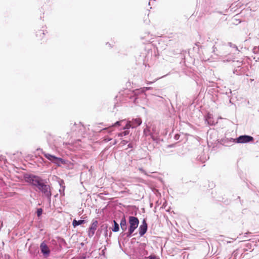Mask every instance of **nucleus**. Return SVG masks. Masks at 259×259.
<instances>
[{
    "label": "nucleus",
    "mask_w": 259,
    "mask_h": 259,
    "mask_svg": "<svg viewBox=\"0 0 259 259\" xmlns=\"http://www.w3.org/2000/svg\"><path fill=\"white\" fill-rule=\"evenodd\" d=\"M25 179L27 182L36 187L37 189L45 183L44 180L41 178L35 175H29L25 177Z\"/></svg>",
    "instance_id": "obj_1"
},
{
    "label": "nucleus",
    "mask_w": 259,
    "mask_h": 259,
    "mask_svg": "<svg viewBox=\"0 0 259 259\" xmlns=\"http://www.w3.org/2000/svg\"><path fill=\"white\" fill-rule=\"evenodd\" d=\"M130 228L127 234V237H130L134 231L137 228L139 224L138 219L135 217L130 216L129 217Z\"/></svg>",
    "instance_id": "obj_2"
},
{
    "label": "nucleus",
    "mask_w": 259,
    "mask_h": 259,
    "mask_svg": "<svg viewBox=\"0 0 259 259\" xmlns=\"http://www.w3.org/2000/svg\"><path fill=\"white\" fill-rule=\"evenodd\" d=\"M38 190L42 193L43 196L46 197L49 202L51 201L52 192L51 187L49 185L44 183Z\"/></svg>",
    "instance_id": "obj_3"
},
{
    "label": "nucleus",
    "mask_w": 259,
    "mask_h": 259,
    "mask_svg": "<svg viewBox=\"0 0 259 259\" xmlns=\"http://www.w3.org/2000/svg\"><path fill=\"white\" fill-rule=\"evenodd\" d=\"M44 156L48 160H50L52 162L56 164L58 166H60L61 164H65V162L62 158L56 157L54 155H52L50 154L47 153L45 152L43 153Z\"/></svg>",
    "instance_id": "obj_4"
},
{
    "label": "nucleus",
    "mask_w": 259,
    "mask_h": 259,
    "mask_svg": "<svg viewBox=\"0 0 259 259\" xmlns=\"http://www.w3.org/2000/svg\"><path fill=\"white\" fill-rule=\"evenodd\" d=\"M98 222L97 220H93L91 226L89 228L88 232V236L89 237H92L95 234L96 230L97 228Z\"/></svg>",
    "instance_id": "obj_5"
},
{
    "label": "nucleus",
    "mask_w": 259,
    "mask_h": 259,
    "mask_svg": "<svg viewBox=\"0 0 259 259\" xmlns=\"http://www.w3.org/2000/svg\"><path fill=\"white\" fill-rule=\"evenodd\" d=\"M237 142L238 143H246L252 141L253 138L252 137L247 135L239 136L237 139Z\"/></svg>",
    "instance_id": "obj_6"
},
{
    "label": "nucleus",
    "mask_w": 259,
    "mask_h": 259,
    "mask_svg": "<svg viewBox=\"0 0 259 259\" xmlns=\"http://www.w3.org/2000/svg\"><path fill=\"white\" fill-rule=\"evenodd\" d=\"M40 249L41 253L44 255L48 256L50 254V250L45 242H42L40 244Z\"/></svg>",
    "instance_id": "obj_7"
},
{
    "label": "nucleus",
    "mask_w": 259,
    "mask_h": 259,
    "mask_svg": "<svg viewBox=\"0 0 259 259\" xmlns=\"http://www.w3.org/2000/svg\"><path fill=\"white\" fill-rule=\"evenodd\" d=\"M147 230V225L146 222L144 220L142 222V225L139 228V234L141 236H143Z\"/></svg>",
    "instance_id": "obj_8"
},
{
    "label": "nucleus",
    "mask_w": 259,
    "mask_h": 259,
    "mask_svg": "<svg viewBox=\"0 0 259 259\" xmlns=\"http://www.w3.org/2000/svg\"><path fill=\"white\" fill-rule=\"evenodd\" d=\"M132 128H136V127L140 125L142 122V120L140 118H134L131 121Z\"/></svg>",
    "instance_id": "obj_9"
},
{
    "label": "nucleus",
    "mask_w": 259,
    "mask_h": 259,
    "mask_svg": "<svg viewBox=\"0 0 259 259\" xmlns=\"http://www.w3.org/2000/svg\"><path fill=\"white\" fill-rule=\"evenodd\" d=\"M120 225L121 229L123 231H125L127 229V224L125 217H123L120 223Z\"/></svg>",
    "instance_id": "obj_10"
},
{
    "label": "nucleus",
    "mask_w": 259,
    "mask_h": 259,
    "mask_svg": "<svg viewBox=\"0 0 259 259\" xmlns=\"http://www.w3.org/2000/svg\"><path fill=\"white\" fill-rule=\"evenodd\" d=\"M84 223H85V221L84 220L76 221L75 220H74L73 222H72V225L74 226V227H75L77 226L81 225V224H83Z\"/></svg>",
    "instance_id": "obj_11"
},
{
    "label": "nucleus",
    "mask_w": 259,
    "mask_h": 259,
    "mask_svg": "<svg viewBox=\"0 0 259 259\" xmlns=\"http://www.w3.org/2000/svg\"><path fill=\"white\" fill-rule=\"evenodd\" d=\"M114 222V227L112 229V231L114 232H117L119 230V225L116 223L115 221H113Z\"/></svg>",
    "instance_id": "obj_12"
},
{
    "label": "nucleus",
    "mask_w": 259,
    "mask_h": 259,
    "mask_svg": "<svg viewBox=\"0 0 259 259\" xmlns=\"http://www.w3.org/2000/svg\"><path fill=\"white\" fill-rule=\"evenodd\" d=\"M132 128L131 120H127L126 125L123 127V130H128Z\"/></svg>",
    "instance_id": "obj_13"
},
{
    "label": "nucleus",
    "mask_w": 259,
    "mask_h": 259,
    "mask_svg": "<svg viewBox=\"0 0 259 259\" xmlns=\"http://www.w3.org/2000/svg\"><path fill=\"white\" fill-rule=\"evenodd\" d=\"M128 134H129V131L126 130V131H124L123 132H121V133H119L118 134V136L119 137H123V136H126Z\"/></svg>",
    "instance_id": "obj_14"
},
{
    "label": "nucleus",
    "mask_w": 259,
    "mask_h": 259,
    "mask_svg": "<svg viewBox=\"0 0 259 259\" xmlns=\"http://www.w3.org/2000/svg\"><path fill=\"white\" fill-rule=\"evenodd\" d=\"M124 121H125V120H122L120 121H117L112 126H119L121 125V123Z\"/></svg>",
    "instance_id": "obj_15"
},
{
    "label": "nucleus",
    "mask_w": 259,
    "mask_h": 259,
    "mask_svg": "<svg viewBox=\"0 0 259 259\" xmlns=\"http://www.w3.org/2000/svg\"><path fill=\"white\" fill-rule=\"evenodd\" d=\"M228 45L230 47L235 48L237 51H238V48H237V47L235 45H234V44H232L231 42H229L228 43Z\"/></svg>",
    "instance_id": "obj_16"
},
{
    "label": "nucleus",
    "mask_w": 259,
    "mask_h": 259,
    "mask_svg": "<svg viewBox=\"0 0 259 259\" xmlns=\"http://www.w3.org/2000/svg\"><path fill=\"white\" fill-rule=\"evenodd\" d=\"M42 210L41 208H38L37 210V215L39 217L42 214Z\"/></svg>",
    "instance_id": "obj_17"
},
{
    "label": "nucleus",
    "mask_w": 259,
    "mask_h": 259,
    "mask_svg": "<svg viewBox=\"0 0 259 259\" xmlns=\"http://www.w3.org/2000/svg\"><path fill=\"white\" fill-rule=\"evenodd\" d=\"M150 88H149V87H144L143 88H142V91L143 92H145L146 91H147V90H149V89H150Z\"/></svg>",
    "instance_id": "obj_18"
},
{
    "label": "nucleus",
    "mask_w": 259,
    "mask_h": 259,
    "mask_svg": "<svg viewBox=\"0 0 259 259\" xmlns=\"http://www.w3.org/2000/svg\"><path fill=\"white\" fill-rule=\"evenodd\" d=\"M139 170L142 172V173L144 174L145 175H147L146 172H145V171L142 168H139Z\"/></svg>",
    "instance_id": "obj_19"
},
{
    "label": "nucleus",
    "mask_w": 259,
    "mask_h": 259,
    "mask_svg": "<svg viewBox=\"0 0 259 259\" xmlns=\"http://www.w3.org/2000/svg\"><path fill=\"white\" fill-rule=\"evenodd\" d=\"M149 259H156V257L155 256L151 255L149 257Z\"/></svg>",
    "instance_id": "obj_20"
},
{
    "label": "nucleus",
    "mask_w": 259,
    "mask_h": 259,
    "mask_svg": "<svg viewBox=\"0 0 259 259\" xmlns=\"http://www.w3.org/2000/svg\"><path fill=\"white\" fill-rule=\"evenodd\" d=\"M127 143V141H125V140H123V141L121 142V143H122V144H126V143Z\"/></svg>",
    "instance_id": "obj_21"
},
{
    "label": "nucleus",
    "mask_w": 259,
    "mask_h": 259,
    "mask_svg": "<svg viewBox=\"0 0 259 259\" xmlns=\"http://www.w3.org/2000/svg\"><path fill=\"white\" fill-rule=\"evenodd\" d=\"M257 50H258V49H257V48H254L253 49V51H254V52H256V51H257Z\"/></svg>",
    "instance_id": "obj_22"
},
{
    "label": "nucleus",
    "mask_w": 259,
    "mask_h": 259,
    "mask_svg": "<svg viewBox=\"0 0 259 259\" xmlns=\"http://www.w3.org/2000/svg\"><path fill=\"white\" fill-rule=\"evenodd\" d=\"M117 141H116V140H114V142L113 143V145L116 144L117 143Z\"/></svg>",
    "instance_id": "obj_23"
},
{
    "label": "nucleus",
    "mask_w": 259,
    "mask_h": 259,
    "mask_svg": "<svg viewBox=\"0 0 259 259\" xmlns=\"http://www.w3.org/2000/svg\"><path fill=\"white\" fill-rule=\"evenodd\" d=\"M105 140H106V141H110V140H111V139H105Z\"/></svg>",
    "instance_id": "obj_24"
},
{
    "label": "nucleus",
    "mask_w": 259,
    "mask_h": 259,
    "mask_svg": "<svg viewBox=\"0 0 259 259\" xmlns=\"http://www.w3.org/2000/svg\"><path fill=\"white\" fill-rule=\"evenodd\" d=\"M152 82H147V84H150V83H152Z\"/></svg>",
    "instance_id": "obj_25"
},
{
    "label": "nucleus",
    "mask_w": 259,
    "mask_h": 259,
    "mask_svg": "<svg viewBox=\"0 0 259 259\" xmlns=\"http://www.w3.org/2000/svg\"><path fill=\"white\" fill-rule=\"evenodd\" d=\"M152 1H153V0H150V2H149V4H150V3H151V2H152Z\"/></svg>",
    "instance_id": "obj_26"
},
{
    "label": "nucleus",
    "mask_w": 259,
    "mask_h": 259,
    "mask_svg": "<svg viewBox=\"0 0 259 259\" xmlns=\"http://www.w3.org/2000/svg\"><path fill=\"white\" fill-rule=\"evenodd\" d=\"M231 140H233V142L234 141V140L233 138H231Z\"/></svg>",
    "instance_id": "obj_27"
}]
</instances>
